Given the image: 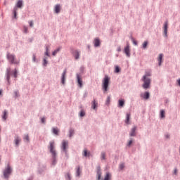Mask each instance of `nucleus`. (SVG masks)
I'll list each match as a JSON object with an SVG mask.
<instances>
[{"label":"nucleus","instance_id":"obj_10","mask_svg":"<svg viewBox=\"0 0 180 180\" xmlns=\"http://www.w3.org/2000/svg\"><path fill=\"white\" fill-rule=\"evenodd\" d=\"M124 53H125L127 57H130V47L129 46V45H127L124 48Z\"/></svg>","mask_w":180,"mask_h":180},{"label":"nucleus","instance_id":"obj_35","mask_svg":"<svg viewBox=\"0 0 180 180\" xmlns=\"http://www.w3.org/2000/svg\"><path fill=\"white\" fill-rule=\"evenodd\" d=\"M23 32H24V33H27V32H28L27 27H26V26L23 27Z\"/></svg>","mask_w":180,"mask_h":180},{"label":"nucleus","instance_id":"obj_25","mask_svg":"<svg viewBox=\"0 0 180 180\" xmlns=\"http://www.w3.org/2000/svg\"><path fill=\"white\" fill-rule=\"evenodd\" d=\"M7 117H8V112H6V110H4L2 119H4V120H6Z\"/></svg>","mask_w":180,"mask_h":180},{"label":"nucleus","instance_id":"obj_26","mask_svg":"<svg viewBox=\"0 0 180 180\" xmlns=\"http://www.w3.org/2000/svg\"><path fill=\"white\" fill-rule=\"evenodd\" d=\"M110 176H111L110 173H109V172L106 173V175H105V176L104 178V180H110Z\"/></svg>","mask_w":180,"mask_h":180},{"label":"nucleus","instance_id":"obj_28","mask_svg":"<svg viewBox=\"0 0 180 180\" xmlns=\"http://www.w3.org/2000/svg\"><path fill=\"white\" fill-rule=\"evenodd\" d=\"M90 154H91V153H90L89 152L88 153V150H84L83 155H84V157H89Z\"/></svg>","mask_w":180,"mask_h":180},{"label":"nucleus","instance_id":"obj_40","mask_svg":"<svg viewBox=\"0 0 180 180\" xmlns=\"http://www.w3.org/2000/svg\"><path fill=\"white\" fill-rule=\"evenodd\" d=\"M115 72H120V68H119V66L115 67Z\"/></svg>","mask_w":180,"mask_h":180},{"label":"nucleus","instance_id":"obj_46","mask_svg":"<svg viewBox=\"0 0 180 180\" xmlns=\"http://www.w3.org/2000/svg\"><path fill=\"white\" fill-rule=\"evenodd\" d=\"M120 169H123L124 168V164L120 165Z\"/></svg>","mask_w":180,"mask_h":180},{"label":"nucleus","instance_id":"obj_2","mask_svg":"<svg viewBox=\"0 0 180 180\" xmlns=\"http://www.w3.org/2000/svg\"><path fill=\"white\" fill-rule=\"evenodd\" d=\"M110 82V77H108V75H105L103 80V84H102L103 89L105 91V92L108 91Z\"/></svg>","mask_w":180,"mask_h":180},{"label":"nucleus","instance_id":"obj_24","mask_svg":"<svg viewBox=\"0 0 180 180\" xmlns=\"http://www.w3.org/2000/svg\"><path fill=\"white\" fill-rule=\"evenodd\" d=\"M160 117L164 119L165 117V111L164 110H160Z\"/></svg>","mask_w":180,"mask_h":180},{"label":"nucleus","instance_id":"obj_13","mask_svg":"<svg viewBox=\"0 0 180 180\" xmlns=\"http://www.w3.org/2000/svg\"><path fill=\"white\" fill-rule=\"evenodd\" d=\"M94 46L95 47H99L101 46V41L99 39L96 38L94 39Z\"/></svg>","mask_w":180,"mask_h":180},{"label":"nucleus","instance_id":"obj_48","mask_svg":"<svg viewBox=\"0 0 180 180\" xmlns=\"http://www.w3.org/2000/svg\"><path fill=\"white\" fill-rule=\"evenodd\" d=\"M131 144H133V141H129L128 143V146H131Z\"/></svg>","mask_w":180,"mask_h":180},{"label":"nucleus","instance_id":"obj_39","mask_svg":"<svg viewBox=\"0 0 180 180\" xmlns=\"http://www.w3.org/2000/svg\"><path fill=\"white\" fill-rule=\"evenodd\" d=\"M65 176L66 179L71 180V176L70 175V173H68Z\"/></svg>","mask_w":180,"mask_h":180},{"label":"nucleus","instance_id":"obj_6","mask_svg":"<svg viewBox=\"0 0 180 180\" xmlns=\"http://www.w3.org/2000/svg\"><path fill=\"white\" fill-rule=\"evenodd\" d=\"M22 6H23V1L22 0H18L16 4V7L14 8L13 10V14H14V18L15 19H16V14L18 12V8H19L20 9L22 8Z\"/></svg>","mask_w":180,"mask_h":180},{"label":"nucleus","instance_id":"obj_4","mask_svg":"<svg viewBox=\"0 0 180 180\" xmlns=\"http://www.w3.org/2000/svg\"><path fill=\"white\" fill-rule=\"evenodd\" d=\"M12 174V168H11V166L9 165H7V167L4 171V176L6 179H8L9 178V175Z\"/></svg>","mask_w":180,"mask_h":180},{"label":"nucleus","instance_id":"obj_42","mask_svg":"<svg viewBox=\"0 0 180 180\" xmlns=\"http://www.w3.org/2000/svg\"><path fill=\"white\" fill-rule=\"evenodd\" d=\"M14 77H15V78H16L18 77V70L16 69H15V70H14Z\"/></svg>","mask_w":180,"mask_h":180},{"label":"nucleus","instance_id":"obj_45","mask_svg":"<svg viewBox=\"0 0 180 180\" xmlns=\"http://www.w3.org/2000/svg\"><path fill=\"white\" fill-rule=\"evenodd\" d=\"M41 123H46V118L45 117H42L41 119Z\"/></svg>","mask_w":180,"mask_h":180},{"label":"nucleus","instance_id":"obj_3","mask_svg":"<svg viewBox=\"0 0 180 180\" xmlns=\"http://www.w3.org/2000/svg\"><path fill=\"white\" fill-rule=\"evenodd\" d=\"M7 59L11 64H19V62L16 60V56L13 54L7 53Z\"/></svg>","mask_w":180,"mask_h":180},{"label":"nucleus","instance_id":"obj_49","mask_svg":"<svg viewBox=\"0 0 180 180\" xmlns=\"http://www.w3.org/2000/svg\"><path fill=\"white\" fill-rule=\"evenodd\" d=\"M133 43H134V44L135 45V46H137V41H136V40H133Z\"/></svg>","mask_w":180,"mask_h":180},{"label":"nucleus","instance_id":"obj_50","mask_svg":"<svg viewBox=\"0 0 180 180\" xmlns=\"http://www.w3.org/2000/svg\"><path fill=\"white\" fill-rule=\"evenodd\" d=\"M178 174V169H174V174L176 175Z\"/></svg>","mask_w":180,"mask_h":180},{"label":"nucleus","instance_id":"obj_5","mask_svg":"<svg viewBox=\"0 0 180 180\" xmlns=\"http://www.w3.org/2000/svg\"><path fill=\"white\" fill-rule=\"evenodd\" d=\"M61 150L67 155V153H68V141L63 140L62 141Z\"/></svg>","mask_w":180,"mask_h":180},{"label":"nucleus","instance_id":"obj_33","mask_svg":"<svg viewBox=\"0 0 180 180\" xmlns=\"http://www.w3.org/2000/svg\"><path fill=\"white\" fill-rule=\"evenodd\" d=\"M105 103H106V105H109L110 103V96H108L107 97V100H106Z\"/></svg>","mask_w":180,"mask_h":180},{"label":"nucleus","instance_id":"obj_41","mask_svg":"<svg viewBox=\"0 0 180 180\" xmlns=\"http://www.w3.org/2000/svg\"><path fill=\"white\" fill-rule=\"evenodd\" d=\"M10 70H8V72L7 74V80L9 82V79H11V74L9 73Z\"/></svg>","mask_w":180,"mask_h":180},{"label":"nucleus","instance_id":"obj_7","mask_svg":"<svg viewBox=\"0 0 180 180\" xmlns=\"http://www.w3.org/2000/svg\"><path fill=\"white\" fill-rule=\"evenodd\" d=\"M49 144H50L49 146L50 153H51L53 157H56V149H54V141H51Z\"/></svg>","mask_w":180,"mask_h":180},{"label":"nucleus","instance_id":"obj_27","mask_svg":"<svg viewBox=\"0 0 180 180\" xmlns=\"http://www.w3.org/2000/svg\"><path fill=\"white\" fill-rule=\"evenodd\" d=\"M15 143L16 146H19V143H20V139H19V137H16L15 139Z\"/></svg>","mask_w":180,"mask_h":180},{"label":"nucleus","instance_id":"obj_32","mask_svg":"<svg viewBox=\"0 0 180 180\" xmlns=\"http://www.w3.org/2000/svg\"><path fill=\"white\" fill-rule=\"evenodd\" d=\"M69 133H70L69 136H70V137H72V136H74V133H75L74 129H70V131H69Z\"/></svg>","mask_w":180,"mask_h":180},{"label":"nucleus","instance_id":"obj_9","mask_svg":"<svg viewBox=\"0 0 180 180\" xmlns=\"http://www.w3.org/2000/svg\"><path fill=\"white\" fill-rule=\"evenodd\" d=\"M65 75H67V70H65L62 74L61 81L63 85L65 84Z\"/></svg>","mask_w":180,"mask_h":180},{"label":"nucleus","instance_id":"obj_47","mask_svg":"<svg viewBox=\"0 0 180 180\" xmlns=\"http://www.w3.org/2000/svg\"><path fill=\"white\" fill-rule=\"evenodd\" d=\"M32 60L34 62L36 61V55H34V54L33 55Z\"/></svg>","mask_w":180,"mask_h":180},{"label":"nucleus","instance_id":"obj_31","mask_svg":"<svg viewBox=\"0 0 180 180\" xmlns=\"http://www.w3.org/2000/svg\"><path fill=\"white\" fill-rule=\"evenodd\" d=\"M147 46H148V41H145L142 45L143 49H147Z\"/></svg>","mask_w":180,"mask_h":180},{"label":"nucleus","instance_id":"obj_1","mask_svg":"<svg viewBox=\"0 0 180 180\" xmlns=\"http://www.w3.org/2000/svg\"><path fill=\"white\" fill-rule=\"evenodd\" d=\"M148 77H151V71H146L145 75L142 77V81H143L142 86L144 89H148L151 84V79Z\"/></svg>","mask_w":180,"mask_h":180},{"label":"nucleus","instance_id":"obj_14","mask_svg":"<svg viewBox=\"0 0 180 180\" xmlns=\"http://www.w3.org/2000/svg\"><path fill=\"white\" fill-rule=\"evenodd\" d=\"M97 176L98 180H101V177L102 176V172H101V167L97 168Z\"/></svg>","mask_w":180,"mask_h":180},{"label":"nucleus","instance_id":"obj_52","mask_svg":"<svg viewBox=\"0 0 180 180\" xmlns=\"http://www.w3.org/2000/svg\"><path fill=\"white\" fill-rule=\"evenodd\" d=\"M177 82H178L179 86H180V79H179L177 80Z\"/></svg>","mask_w":180,"mask_h":180},{"label":"nucleus","instance_id":"obj_20","mask_svg":"<svg viewBox=\"0 0 180 180\" xmlns=\"http://www.w3.org/2000/svg\"><path fill=\"white\" fill-rule=\"evenodd\" d=\"M98 107V103H96V101L95 100L93 101L92 102V108L93 109H96V108Z\"/></svg>","mask_w":180,"mask_h":180},{"label":"nucleus","instance_id":"obj_43","mask_svg":"<svg viewBox=\"0 0 180 180\" xmlns=\"http://www.w3.org/2000/svg\"><path fill=\"white\" fill-rule=\"evenodd\" d=\"M29 25H30V27H33V25H34L33 20L30 21Z\"/></svg>","mask_w":180,"mask_h":180},{"label":"nucleus","instance_id":"obj_36","mask_svg":"<svg viewBox=\"0 0 180 180\" xmlns=\"http://www.w3.org/2000/svg\"><path fill=\"white\" fill-rule=\"evenodd\" d=\"M24 140H25L26 141H29V135L28 134L25 135Z\"/></svg>","mask_w":180,"mask_h":180},{"label":"nucleus","instance_id":"obj_37","mask_svg":"<svg viewBox=\"0 0 180 180\" xmlns=\"http://www.w3.org/2000/svg\"><path fill=\"white\" fill-rule=\"evenodd\" d=\"M47 58H44V65L46 67V65H47Z\"/></svg>","mask_w":180,"mask_h":180},{"label":"nucleus","instance_id":"obj_30","mask_svg":"<svg viewBox=\"0 0 180 180\" xmlns=\"http://www.w3.org/2000/svg\"><path fill=\"white\" fill-rule=\"evenodd\" d=\"M60 50H61V48H58L56 50H55V51L52 53V56H56L57 53H58V51H60Z\"/></svg>","mask_w":180,"mask_h":180},{"label":"nucleus","instance_id":"obj_21","mask_svg":"<svg viewBox=\"0 0 180 180\" xmlns=\"http://www.w3.org/2000/svg\"><path fill=\"white\" fill-rule=\"evenodd\" d=\"M60 131L58 130V128H53V134H56V136H58V132Z\"/></svg>","mask_w":180,"mask_h":180},{"label":"nucleus","instance_id":"obj_23","mask_svg":"<svg viewBox=\"0 0 180 180\" xmlns=\"http://www.w3.org/2000/svg\"><path fill=\"white\" fill-rule=\"evenodd\" d=\"M75 60H78V58H79V52L78 51H76L75 52Z\"/></svg>","mask_w":180,"mask_h":180},{"label":"nucleus","instance_id":"obj_44","mask_svg":"<svg viewBox=\"0 0 180 180\" xmlns=\"http://www.w3.org/2000/svg\"><path fill=\"white\" fill-rule=\"evenodd\" d=\"M14 94H15V98H18V96H19V91H15Z\"/></svg>","mask_w":180,"mask_h":180},{"label":"nucleus","instance_id":"obj_17","mask_svg":"<svg viewBox=\"0 0 180 180\" xmlns=\"http://www.w3.org/2000/svg\"><path fill=\"white\" fill-rule=\"evenodd\" d=\"M125 123H127V124H130V113H127V117H126V120H125Z\"/></svg>","mask_w":180,"mask_h":180},{"label":"nucleus","instance_id":"obj_19","mask_svg":"<svg viewBox=\"0 0 180 180\" xmlns=\"http://www.w3.org/2000/svg\"><path fill=\"white\" fill-rule=\"evenodd\" d=\"M118 106L120 108H123L124 106V100H123V99L119 100Z\"/></svg>","mask_w":180,"mask_h":180},{"label":"nucleus","instance_id":"obj_22","mask_svg":"<svg viewBox=\"0 0 180 180\" xmlns=\"http://www.w3.org/2000/svg\"><path fill=\"white\" fill-rule=\"evenodd\" d=\"M80 175H81V169L79 168V167H78L76 171V176H79Z\"/></svg>","mask_w":180,"mask_h":180},{"label":"nucleus","instance_id":"obj_11","mask_svg":"<svg viewBox=\"0 0 180 180\" xmlns=\"http://www.w3.org/2000/svg\"><path fill=\"white\" fill-rule=\"evenodd\" d=\"M136 130H137V127H134L131 129V132L129 134V136H131V137H134V136H136Z\"/></svg>","mask_w":180,"mask_h":180},{"label":"nucleus","instance_id":"obj_12","mask_svg":"<svg viewBox=\"0 0 180 180\" xmlns=\"http://www.w3.org/2000/svg\"><path fill=\"white\" fill-rule=\"evenodd\" d=\"M162 57H164V54L162 53L159 54V56L158 58L159 66H161V63H162Z\"/></svg>","mask_w":180,"mask_h":180},{"label":"nucleus","instance_id":"obj_38","mask_svg":"<svg viewBox=\"0 0 180 180\" xmlns=\"http://www.w3.org/2000/svg\"><path fill=\"white\" fill-rule=\"evenodd\" d=\"M105 157H106V154L105 153H101V158H102V160H105Z\"/></svg>","mask_w":180,"mask_h":180},{"label":"nucleus","instance_id":"obj_29","mask_svg":"<svg viewBox=\"0 0 180 180\" xmlns=\"http://www.w3.org/2000/svg\"><path fill=\"white\" fill-rule=\"evenodd\" d=\"M49 49H50V46L46 47L45 56H47V57H50V54L49 53Z\"/></svg>","mask_w":180,"mask_h":180},{"label":"nucleus","instance_id":"obj_8","mask_svg":"<svg viewBox=\"0 0 180 180\" xmlns=\"http://www.w3.org/2000/svg\"><path fill=\"white\" fill-rule=\"evenodd\" d=\"M168 33V21L164 23V34L167 37Z\"/></svg>","mask_w":180,"mask_h":180},{"label":"nucleus","instance_id":"obj_51","mask_svg":"<svg viewBox=\"0 0 180 180\" xmlns=\"http://www.w3.org/2000/svg\"><path fill=\"white\" fill-rule=\"evenodd\" d=\"M122 51V49H121L120 46H119V47L117 48V51Z\"/></svg>","mask_w":180,"mask_h":180},{"label":"nucleus","instance_id":"obj_34","mask_svg":"<svg viewBox=\"0 0 180 180\" xmlns=\"http://www.w3.org/2000/svg\"><path fill=\"white\" fill-rule=\"evenodd\" d=\"M84 116H85V111H84V110H82L80 111V117H84Z\"/></svg>","mask_w":180,"mask_h":180},{"label":"nucleus","instance_id":"obj_15","mask_svg":"<svg viewBox=\"0 0 180 180\" xmlns=\"http://www.w3.org/2000/svg\"><path fill=\"white\" fill-rule=\"evenodd\" d=\"M77 82L80 88H82V79L77 75Z\"/></svg>","mask_w":180,"mask_h":180},{"label":"nucleus","instance_id":"obj_18","mask_svg":"<svg viewBox=\"0 0 180 180\" xmlns=\"http://www.w3.org/2000/svg\"><path fill=\"white\" fill-rule=\"evenodd\" d=\"M143 99H149V98H150V93H148V91L145 92L143 94Z\"/></svg>","mask_w":180,"mask_h":180},{"label":"nucleus","instance_id":"obj_53","mask_svg":"<svg viewBox=\"0 0 180 180\" xmlns=\"http://www.w3.org/2000/svg\"><path fill=\"white\" fill-rule=\"evenodd\" d=\"M0 95H2V90H0Z\"/></svg>","mask_w":180,"mask_h":180},{"label":"nucleus","instance_id":"obj_16","mask_svg":"<svg viewBox=\"0 0 180 180\" xmlns=\"http://www.w3.org/2000/svg\"><path fill=\"white\" fill-rule=\"evenodd\" d=\"M60 9H61V6H60V4H57L55 6V12H56V13H60Z\"/></svg>","mask_w":180,"mask_h":180}]
</instances>
